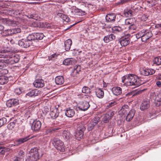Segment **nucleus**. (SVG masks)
Segmentation results:
<instances>
[{"label":"nucleus","instance_id":"43","mask_svg":"<svg viewBox=\"0 0 161 161\" xmlns=\"http://www.w3.org/2000/svg\"><path fill=\"white\" fill-rule=\"evenodd\" d=\"M6 59L5 58H4L3 59H0V69H1L4 67V66H6Z\"/></svg>","mask_w":161,"mask_h":161},{"label":"nucleus","instance_id":"26","mask_svg":"<svg viewBox=\"0 0 161 161\" xmlns=\"http://www.w3.org/2000/svg\"><path fill=\"white\" fill-rule=\"evenodd\" d=\"M95 93L97 97L99 98H102L104 97V92L101 88H97L96 89Z\"/></svg>","mask_w":161,"mask_h":161},{"label":"nucleus","instance_id":"23","mask_svg":"<svg viewBox=\"0 0 161 161\" xmlns=\"http://www.w3.org/2000/svg\"><path fill=\"white\" fill-rule=\"evenodd\" d=\"M88 9L86 7H84L82 9L77 8L75 9V12L79 15H83L86 14V11Z\"/></svg>","mask_w":161,"mask_h":161},{"label":"nucleus","instance_id":"59","mask_svg":"<svg viewBox=\"0 0 161 161\" xmlns=\"http://www.w3.org/2000/svg\"><path fill=\"white\" fill-rule=\"evenodd\" d=\"M78 67L79 68L80 72L81 70V66L80 65H76L75 66H74L73 70H77V68H78Z\"/></svg>","mask_w":161,"mask_h":161},{"label":"nucleus","instance_id":"10","mask_svg":"<svg viewBox=\"0 0 161 161\" xmlns=\"http://www.w3.org/2000/svg\"><path fill=\"white\" fill-rule=\"evenodd\" d=\"M41 123L38 120H34L32 124L31 128L33 131H37L41 128Z\"/></svg>","mask_w":161,"mask_h":161},{"label":"nucleus","instance_id":"53","mask_svg":"<svg viewBox=\"0 0 161 161\" xmlns=\"http://www.w3.org/2000/svg\"><path fill=\"white\" fill-rule=\"evenodd\" d=\"M142 30L138 32L137 34L135 35L136 38L137 39H138L140 38H141V39L142 37Z\"/></svg>","mask_w":161,"mask_h":161},{"label":"nucleus","instance_id":"2","mask_svg":"<svg viewBox=\"0 0 161 161\" xmlns=\"http://www.w3.org/2000/svg\"><path fill=\"white\" fill-rule=\"evenodd\" d=\"M9 49L5 48H3L0 49V52L1 53H3L4 55H6L5 56L6 60V64H13L14 63H18L19 60V56L17 55H15L13 54L12 53L10 52L9 51Z\"/></svg>","mask_w":161,"mask_h":161},{"label":"nucleus","instance_id":"55","mask_svg":"<svg viewBox=\"0 0 161 161\" xmlns=\"http://www.w3.org/2000/svg\"><path fill=\"white\" fill-rule=\"evenodd\" d=\"M129 28L130 31L134 30L136 29L137 27L135 25L133 24L129 26Z\"/></svg>","mask_w":161,"mask_h":161},{"label":"nucleus","instance_id":"44","mask_svg":"<svg viewBox=\"0 0 161 161\" xmlns=\"http://www.w3.org/2000/svg\"><path fill=\"white\" fill-rule=\"evenodd\" d=\"M100 118L98 117H94L90 122L96 125L99 121Z\"/></svg>","mask_w":161,"mask_h":161},{"label":"nucleus","instance_id":"38","mask_svg":"<svg viewBox=\"0 0 161 161\" xmlns=\"http://www.w3.org/2000/svg\"><path fill=\"white\" fill-rule=\"evenodd\" d=\"M111 118V116L109 114H105L103 116V121L105 123H107Z\"/></svg>","mask_w":161,"mask_h":161},{"label":"nucleus","instance_id":"36","mask_svg":"<svg viewBox=\"0 0 161 161\" xmlns=\"http://www.w3.org/2000/svg\"><path fill=\"white\" fill-rule=\"evenodd\" d=\"M153 64L157 65H161V56H158L154 58L153 60Z\"/></svg>","mask_w":161,"mask_h":161},{"label":"nucleus","instance_id":"37","mask_svg":"<svg viewBox=\"0 0 161 161\" xmlns=\"http://www.w3.org/2000/svg\"><path fill=\"white\" fill-rule=\"evenodd\" d=\"M73 59V58H67L64 60L63 64L65 65H68L72 64Z\"/></svg>","mask_w":161,"mask_h":161},{"label":"nucleus","instance_id":"1","mask_svg":"<svg viewBox=\"0 0 161 161\" xmlns=\"http://www.w3.org/2000/svg\"><path fill=\"white\" fill-rule=\"evenodd\" d=\"M122 81L124 84L127 86H135L138 87L144 84L145 81L142 78H138L135 75H126L122 78Z\"/></svg>","mask_w":161,"mask_h":161},{"label":"nucleus","instance_id":"40","mask_svg":"<svg viewBox=\"0 0 161 161\" xmlns=\"http://www.w3.org/2000/svg\"><path fill=\"white\" fill-rule=\"evenodd\" d=\"M8 80L7 77L4 76L1 77L0 78V85H3L7 83Z\"/></svg>","mask_w":161,"mask_h":161},{"label":"nucleus","instance_id":"22","mask_svg":"<svg viewBox=\"0 0 161 161\" xmlns=\"http://www.w3.org/2000/svg\"><path fill=\"white\" fill-rule=\"evenodd\" d=\"M63 136L64 139L66 141L69 140L72 136V135L69 131L65 130L63 132Z\"/></svg>","mask_w":161,"mask_h":161},{"label":"nucleus","instance_id":"8","mask_svg":"<svg viewBox=\"0 0 161 161\" xmlns=\"http://www.w3.org/2000/svg\"><path fill=\"white\" fill-rule=\"evenodd\" d=\"M142 41L146 42L151 38L153 36L151 31L149 29H143L142 30Z\"/></svg>","mask_w":161,"mask_h":161},{"label":"nucleus","instance_id":"21","mask_svg":"<svg viewBox=\"0 0 161 161\" xmlns=\"http://www.w3.org/2000/svg\"><path fill=\"white\" fill-rule=\"evenodd\" d=\"M75 114V111L74 109L70 108H68L65 112V115L68 117H72Z\"/></svg>","mask_w":161,"mask_h":161},{"label":"nucleus","instance_id":"58","mask_svg":"<svg viewBox=\"0 0 161 161\" xmlns=\"http://www.w3.org/2000/svg\"><path fill=\"white\" fill-rule=\"evenodd\" d=\"M13 14L14 15L18 16L20 14V12L18 10H15L14 11Z\"/></svg>","mask_w":161,"mask_h":161},{"label":"nucleus","instance_id":"20","mask_svg":"<svg viewBox=\"0 0 161 161\" xmlns=\"http://www.w3.org/2000/svg\"><path fill=\"white\" fill-rule=\"evenodd\" d=\"M115 38V36L113 34H111L105 36L103 38V41L105 43H107Z\"/></svg>","mask_w":161,"mask_h":161},{"label":"nucleus","instance_id":"24","mask_svg":"<svg viewBox=\"0 0 161 161\" xmlns=\"http://www.w3.org/2000/svg\"><path fill=\"white\" fill-rule=\"evenodd\" d=\"M135 111L134 109L130 110L126 117V120L130 121L133 118L135 114Z\"/></svg>","mask_w":161,"mask_h":161},{"label":"nucleus","instance_id":"28","mask_svg":"<svg viewBox=\"0 0 161 161\" xmlns=\"http://www.w3.org/2000/svg\"><path fill=\"white\" fill-rule=\"evenodd\" d=\"M39 91L36 89H33L28 92L26 95L29 97H34L38 95Z\"/></svg>","mask_w":161,"mask_h":161},{"label":"nucleus","instance_id":"16","mask_svg":"<svg viewBox=\"0 0 161 161\" xmlns=\"http://www.w3.org/2000/svg\"><path fill=\"white\" fill-rule=\"evenodd\" d=\"M33 84L34 87H42L44 86V80L42 79H36Z\"/></svg>","mask_w":161,"mask_h":161},{"label":"nucleus","instance_id":"48","mask_svg":"<svg viewBox=\"0 0 161 161\" xmlns=\"http://www.w3.org/2000/svg\"><path fill=\"white\" fill-rule=\"evenodd\" d=\"M140 92H133L132 91V92L126 94L127 96H135V95H137L139 94L140 93Z\"/></svg>","mask_w":161,"mask_h":161},{"label":"nucleus","instance_id":"39","mask_svg":"<svg viewBox=\"0 0 161 161\" xmlns=\"http://www.w3.org/2000/svg\"><path fill=\"white\" fill-rule=\"evenodd\" d=\"M36 40H42L44 37V35L42 33H34Z\"/></svg>","mask_w":161,"mask_h":161},{"label":"nucleus","instance_id":"49","mask_svg":"<svg viewBox=\"0 0 161 161\" xmlns=\"http://www.w3.org/2000/svg\"><path fill=\"white\" fill-rule=\"evenodd\" d=\"M80 72L79 68H77V70H73L71 75L74 77L76 76Z\"/></svg>","mask_w":161,"mask_h":161},{"label":"nucleus","instance_id":"46","mask_svg":"<svg viewBox=\"0 0 161 161\" xmlns=\"http://www.w3.org/2000/svg\"><path fill=\"white\" fill-rule=\"evenodd\" d=\"M95 125L91 122L88 124L87 127V130L88 131H91L93 129Z\"/></svg>","mask_w":161,"mask_h":161},{"label":"nucleus","instance_id":"3","mask_svg":"<svg viewBox=\"0 0 161 161\" xmlns=\"http://www.w3.org/2000/svg\"><path fill=\"white\" fill-rule=\"evenodd\" d=\"M39 159L38 150L37 147L31 149L25 161H36Z\"/></svg>","mask_w":161,"mask_h":161},{"label":"nucleus","instance_id":"54","mask_svg":"<svg viewBox=\"0 0 161 161\" xmlns=\"http://www.w3.org/2000/svg\"><path fill=\"white\" fill-rule=\"evenodd\" d=\"M13 34H16L20 32L21 29L19 28L13 29Z\"/></svg>","mask_w":161,"mask_h":161},{"label":"nucleus","instance_id":"25","mask_svg":"<svg viewBox=\"0 0 161 161\" xmlns=\"http://www.w3.org/2000/svg\"><path fill=\"white\" fill-rule=\"evenodd\" d=\"M112 91L115 95H120L122 93V89L118 86L113 87L112 89Z\"/></svg>","mask_w":161,"mask_h":161},{"label":"nucleus","instance_id":"13","mask_svg":"<svg viewBox=\"0 0 161 161\" xmlns=\"http://www.w3.org/2000/svg\"><path fill=\"white\" fill-rule=\"evenodd\" d=\"M18 44L19 46L24 48L29 47L31 44V42H29L26 39H22L19 41Z\"/></svg>","mask_w":161,"mask_h":161},{"label":"nucleus","instance_id":"41","mask_svg":"<svg viewBox=\"0 0 161 161\" xmlns=\"http://www.w3.org/2000/svg\"><path fill=\"white\" fill-rule=\"evenodd\" d=\"M29 42H31V41L36 40L34 33L29 35L26 38Z\"/></svg>","mask_w":161,"mask_h":161},{"label":"nucleus","instance_id":"42","mask_svg":"<svg viewBox=\"0 0 161 161\" xmlns=\"http://www.w3.org/2000/svg\"><path fill=\"white\" fill-rule=\"evenodd\" d=\"M13 31V29H8L4 31L3 32V33H5V35H4L5 36L12 35L14 34Z\"/></svg>","mask_w":161,"mask_h":161},{"label":"nucleus","instance_id":"29","mask_svg":"<svg viewBox=\"0 0 161 161\" xmlns=\"http://www.w3.org/2000/svg\"><path fill=\"white\" fill-rule=\"evenodd\" d=\"M31 11H33V10H31L30 11H28L27 15L25 16L27 17L29 19H33L35 20H37V15L36 14H33L32 13Z\"/></svg>","mask_w":161,"mask_h":161},{"label":"nucleus","instance_id":"45","mask_svg":"<svg viewBox=\"0 0 161 161\" xmlns=\"http://www.w3.org/2000/svg\"><path fill=\"white\" fill-rule=\"evenodd\" d=\"M82 92L84 93H88L91 92V91L90 88L86 86H85L82 88Z\"/></svg>","mask_w":161,"mask_h":161},{"label":"nucleus","instance_id":"9","mask_svg":"<svg viewBox=\"0 0 161 161\" xmlns=\"http://www.w3.org/2000/svg\"><path fill=\"white\" fill-rule=\"evenodd\" d=\"M90 107L89 103L85 101L80 102L79 103V105L76 109L78 110V109L82 111H85L87 110Z\"/></svg>","mask_w":161,"mask_h":161},{"label":"nucleus","instance_id":"17","mask_svg":"<svg viewBox=\"0 0 161 161\" xmlns=\"http://www.w3.org/2000/svg\"><path fill=\"white\" fill-rule=\"evenodd\" d=\"M116 16L114 14H108L106 16V20L108 22H114L115 21Z\"/></svg>","mask_w":161,"mask_h":161},{"label":"nucleus","instance_id":"47","mask_svg":"<svg viewBox=\"0 0 161 161\" xmlns=\"http://www.w3.org/2000/svg\"><path fill=\"white\" fill-rule=\"evenodd\" d=\"M7 122V119L5 118H2L0 119V127L3 126Z\"/></svg>","mask_w":161,"mask_h":161},{"label":"nucleus","instance_id":"64","mask_svg":"<svg viewBox=\"0 0 161 161\" xmlns=\"http://www.w3.org/2000/svg\"><path fill=\"white\" fill-rule=\"evenodd\" d=\"M4 29V27L1 25H0V31H2Z\"/></svg>","mask_w":161,"mask_h":161},{"label":"nucleus","instance_id":"18","mask_svg":"<svg viewBox=\"0 0 161 161\" xmlns=\"http://www.w3.org/2000/svg\"><path fill=\"white\" fill-rule=\"evenodd\" d=\"M129 107L127 105L125 104L122 106L119 112L120 114L125 115L127 114L128 112L129 111Z\"/></svg>","mask_w":161,"mask_h":161},{"label":"nucleus","instance_id":"61","mask_svg":"<svg viewBox=\"0 0 161 161\" xmlns=\"http://www.w3.org/2000/svg\"><path fill=\"white\" fill-rule=\"evenodd\" d=\"M156 84L158 87L161 86V81H158L156 82Z\"/></svg>","mask_w":161,"mask_h":161},{"label":"nucleus","instance_id":"34","mask_svg":"<svg viewBox=\"0 0 161 161\" xmlns=\"http://www.w3.org/2000/svg\"><path fill=\"white\" fill-rule=\"evenodd\" d=\"M132 11L130 9H126L124 11V15L126 17H130L132 16Z\"/></svg>","mask_w":161,"mask_h":161},{"label":"nucleus","instance_id":"63","mask_svg":"<svg viewBox=\"0 0 161 161\" xmlns=\"http://www.w3.org/2000/svg\"><path fill=\"white\" fill-rule=\"evenodd\" d=\"M156 27L158 28L159 27H161V24H158L156 25Z\"/></svg>","mask_w":161,"mask_h":161},{"label":"nucleus","instance_id":"15","mask_svg":"<svg viewBox=\"0 0 161 161\" xmlns=\"http://www.w3.org/2000/svg\"><path fill=\"white\" fill-rule=\"evenodd\" d=\"M150 106V101L148 99L144 100L141 104L140 108L141 110L147 109Z\"/></svg>","mask_w":161,"mask_h":161},{"label":"nucleus","instance_id":"12","mask_svg":"<svg viewBox=\"0 0 161 161\" xmlns=\"http://www.w3.org/2000/svg\"><path fill=\"white\" fill-rule=\"evenodd\" d=\"M130 39L127 36L122 37L118 40V42L121 46L124 47L127 46L130 42Z\"/></svg>","mask_w":161,"mask_h":161},{"label":"nucleus","instance_id":"11","mask_svg":"<svg viewBox=\"0 0 161 161\" xmlns=\"http://www.w3.org/2000/svg\"><path fill=\"white\" fill-rule=\"evenodd\" d=\"M32 137L33 136H29L23 138H19L16 140L14 144H12V145H13L14 146H19L20 144L27 141L28 140L32 138Z\"/></svg>","mask_w":161,"mask_h":161},{"label":"nucleus","instance_id":"6","mask_svg":"<svg viewBox=\"0 0 161 161\" xmlns=\"http://www.w3.org/2000/svg\"><path fill=\"white\" fill-rule=\"evenodd\" d=\"M7 106L8 107L14 108L13 109L14 112L17 111L19 107V101L17 99H11L8 100L6 103Z\"/></svg>","mask_w":161,"mask_h":161},{"label":"nucleus","instance_id":"56","mask_svg":"<svg viewBox=\"0 0 161 161\" xmlns=\"http://www.w3.org/2000/svg\"><path fill=\"white\" fill-rule=\"evenodd\" d=\"M116 104V102L115 101H112V102H110L109 103V105H108V107L109 108L111 107Z\"/></svg>","mask_w":161,"mask_h":161},{"label":"nucleus","instance_id":"32","mask_svg":"<svg viewBox=\"0 0 161 161\" xmlns=\"http://www.w3.org/2000/svg\"><path fill=\"white\" fill-rule=\"evenodd\" d=\"M57 14L58 16L61 18L63 19V20L67 22L69 21L70 19L67 15H65L63 14L59 13H58Z\"/></svg>","mask_w":161,"mask_h":161},{"label":"nucleus","instance_id":"31","mask_svg":"<svg viewBox=\"0 0 161 161\" xmlns=\"http://www.w3.org/2000/svg\"><path fill=\"white\" fill-rule=\"evenodd\" d=\"M112 31L114 33H118L122 32L123 29L119 26H114L112 28Z\"/></svg>","mask_w":161,"mask_h":161},{"label":"nucleus","instance_id":"62","mask_svg":"<svg viewBox=\"0 0 161 161\" xmlns=\"http://www.w3.org/2000/svg\"><path fill=\"white\" fill-rule=\"evenodd\" d=\"M128 1V0H122L121 1V2L120 3H121V4H122L125 3L127 2Z\"/></svg>","mask_w":161,"mask_h":161},{"label":"nucleus","instance_id":"51","mask_svg":"<svg viewBox=\"0 0 161 161\" xmlns=\"http://www.w3.org/2000/svg\"><path fill=\"white\" fill-rule=\"evenodd\" d=\"M140 18L142 21H145L147 20L148 19V16L144 14L142 15L140 17Z\"/></svg>","mask_w":161,"mask_h":161},{"label":"nucleus","instance_id":"35","mask_svg":"<svg viewBox=\"0 0 161 161\" xmlns=\"http://www.w3.org/2000/svg\"><path fill=\"white\" fill-rule=\"evenodd\" d=\"M25 153L22 150L20 151L18 153L17 156L16 157L19 159V161H24V157H25Z\"/></svg>","mask_w":161,"mask_h":161},{"label":"nucleus","instance_id":"4","mask_svg":"<svg viewBox=\"0 0 161 161\" xmlns=\"http://www.w3.org/2000/svg\"><path fill=\"white\" fill-rule=\"evenodd\" d=\"M77 127L75 136L77 140H80L83 137L84 131L86 129V128L83 124L80 123L77 125Z\"/></svg>","mask_w":161,"mask_h":161},{"label":"nucleus","instance_id":"50","mask_svg":"<svg viewBox=\"0 0 161 161\" xmlns=\"http://www.w3.org/2000/svg\"><path fill=\"white\" fill-rule=\"evenodd\" d=\"M57 56L58 55L56 54V53L53 54L51 56H49L48 59L49 60H54L57 58Z\"/></svg>","mask_w":161,"mask_h":161},{"label":"nucleus","instance_id":"60","mask_svg":"<svg viewBox=\"0 0 161 161\" xmlns=\"http://www.w3.org/2000/svg\"><path fill=\"white\" fill-rule=\"evenodd\" d=\"M0 58H4V57H5V56L7 55H4V53H1L0 52Z\"/></svg>","mask_w":161,"mask_h":161},{"label":"nucleus","instance_id":"19","mask_svg":"<svg viewBox=\"0 0 161 161\" xmlns=\"http://www.w3.org/2000/svg\"><path fill=\"white\" fill-rule=\"evenodd\" d=\"M59 113L58 109L55 108L50 112V115L52 119H55L58 116Z\"/></svg>","mask_w":161,"mask_h":161},{"label":"nucleus","instance_id":"7","mask_svg":"<svg viewBox=\"0 0 161 161\" xmlns=\"http://www.w3.org/2000/svg\"><path fill=\"white\" fill-rule=\"evenodd\" d=\"M53 144L55 147L61 152H64L65 150V146L63 142L60 140L55 138L53 139Z\"/></svg>","mask_w":161,"mask_h":161},{"label":"nucleus","instance_id":"27","mask_svg":"<svg viewBox=\"0 0 161 161\" xmlns=\"http://www.w3.org/2000/svg\"><path fill=\"white\" fill-rule=\"evenodd\" d=\"M55 82L58 85L62 84L64 82V77L62 76H57L55 78Z\"/></svg>","mask_w":161,"mask_h":161},{"label":"nucleus","instance_id":"14","mask_svg":"<svg viewBox=\"0 0 161 161\" xmlns=\"http://www.w3.org/2000/svg\"><path fill=\"white\" fill-rule=\"evenodd\" d=\"M155 70L152 69H145L141 71V74L144 76L152 75L155 73Z\"/></svg>","mask_w":161,"mask_h":161},{"label":"nucleus","instance_id":"57","mask_svg":"<svg viewBox=\"0 0 161 161\" xmlns=\"http://www.w3.org/2000/svg\"><path fill=\"white\" fill-rule=\"evenodd\" d=\"M125 23L127 25H130L133 24L131 19H126L125 21Z\"/></svg>","mask_w":161,"mask_h":161},{"label":"nucleus","instance_id":"5","mask_svg":"<svg viewBox=\"0 0 161 161\" xmlns=\"http://www.w3.org/2000/svg\"><path fill=\"white\" fill-rule=\"evenodd\" d=\"M150 99L154 101L155 105L159 106L161 105V93L152 92L150 93Z\"/></svg>","mask_w":161,"mask_h":161},{"label":"nucleus","instance_id":"30","mask_svg":"<svg viewBox=\"0 0 161 161\" xmlns=\"http://www.w3.org/2000/svg\"><path fill=\"white\" fill-rule=\"evenodd\" d=\"M72 44V41L70 39H68L64 42V47L66 51H68L70 48Z\"/></svg>","mask_w":161,"mask_h":161},{"label":"nucleus","instance_id":"52","mask_svg":"<svg viewBox=\"0 0 161 161\" xmlns=\"http://www.w3.org/2000/svg\"><path fill=\"white\" fill-rule=\"evenodd\" d=\"M14 92L15 94L17 95H19L22 92L20 88H18L15 89Z\"/></svg>","mask_w":161,"mask_h":161},{"label":"nucleus","instance_id":"33","mask_svg":"<svg viewBox=\"0 0 161 161\" xmlns=\"http://www.w3.org/2000/svg\"><path fill=\"white\" fill-rule=\"evenodd\" d=\"M17 122V120L16 119H14L13 122H10L7 126L8 129L9 130H13Z\"/></svg>","mask_w":161,"mask_h":161}]
</instances>
